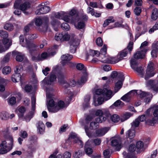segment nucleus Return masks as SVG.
I'll return each mask as SVG.
<instances>
[{
    "label": "nucleus",
    "instance_id": "f257e3e1",
    "mask_svg": "<svg viewBox=\"0 0 158 158\" xmlns=\"http://www.w3.org/2000/svg\"><path fill=\"white\" fill-rule=\"evenodd\" d=\"M64 75L63 74H59L58 77L59 81L62 85L63 87L64 88V94L68 97H71L73 95V94L70 90L69 86H74L76 85H77V83H76L74 79H71L70 80L69 83L68 84L64 80Z\"/></svg>",
    "mask_w": 158,
    "mask_h": 158
},
{
    "label": "nucleus",
    "instance_id": "f03ea898",
    "mask_svg": "<svg viewBox=\"0 0 158 158\" xmlns=\"http://www.w3.org/2000/svg\"><path fill=\"white\" fill-rule=\"evenodd\" d=\"M0 36L3 38L2 43L0 44V53H2L9 49L11 45L12 42L11 40L7 38L8 34L6 31H0Z\"/></svg>",
    "mask_w": 158,
    "mask_h": 158
},
{
    "label": "nucleus",
    "instance_id": "7ed1b4c3",
    "mask_svg": "<svg viewBox=\"0 0 158 158\" xmlns=\"http://www.w3.org/2000/svg\"><path fill=\"white\" fill-rule=\"evenodd\" d=\"M65 104L64 102L60 101L57 104L53 99H50L48 102V111L51 112L56 113L61 109L65 107Z\"/></svg>",
    "mask_w": 158,
    "mask_h": 158
},
{
    "label": "nucleus",
    "instance_id": "20e7f679",
    "mask_svg": "<svg viewBox=\"0 0 158 158\" xmlns=\"http://www.w3.org/2000/svg\"><path fill=\"white\" fill-rule=\"evenodd\" d=\"M153 109L154 111L153 115L154 118H152L151 119H148L146 121V123L150 125H153L157 123L158 120V105H154L150 109L146 111L147 115H148L150 113L151 110Z\"/></svg>",
    "mask_w": 158,
    "mask_h": 158
},
{
    "label": "nucleus",
    "instance_id": "39448f33",
    "mask_svg": "<svg viewBox=\"0 0 158 158\" xmlns=\"http://www.w3.org/2000/svg\"><path fill=\"white\" fill-rule=\"evenodd\" d=\"M2 135L5 139V140L2 141V144H5L8 143L9 148L13 147L14 144V140L12 135L10 134L8 130H6L3 131L1 132Z\"/></svg>",
    "mask_w": 158,
    "mask_h": 158
},
{
    "label": "nucleus",
    "instance_id": "423d86ee",
    "mask_svg": "<svg viewBox=\"0 0 158 158\" xmlns=\"http://www.w3.org/2000/svg\"><path fill=\"white\" fill-rule=\"evenodd\" d=\"M76 11L74 10H72L69 12V15L64 14L63 20L67 22H74L76 20H79V16L76 14Z\"/></svg>",
    "mask_w": 158,
    "mask_h": 158
},
{
    "label": "nucleus",
    "instance_id": "0eeeda50",
    "mask_svg": "<svg viewBox=\"0 0 158 158\" xmlns=\"http://www.w3.org/2000/svg\"><path fill=\"white\" fill-rule=\"evenodd\" d=\"M135 146L134 144H131L128 148V151L130 153H127L125 151L123 152V155L125 158H136L133 153L136 151Z\"/></svg>",
    "mask_w": 158,
    "mask_h": 158
},
{
    "label": "nucleus",
    "instance_id": "6e6552de",
    "mask_svg": "<svg viewBox=\"0 0 158 158\" xmlns=\"http://www.w3.org/2000/svg\"><path fill=\"white\" fill-rule=\"evenodd\" d=\"M153 64L151 62L148 64L146 73H145L144 79L146 80H148L150 77H153L156 73L154 70Z\"/></svg>",
    "mask_w": 158,
    "mask_h": 158
},
{
    "label": "nucleus",
    "instance_id": "1a4fd4ad",
    "mask_svg": "<svg viewBox=\"0 0 158 158\" xmlns=\"http://www.w3.org/2000/svg\"><path fill=\"white\" fill-rule=\"evenodd\" d=\"M124 78L122 74L118 75L115 81V85L114 87V91L115 93L117 92L122 87L123 85V82L124 81Z\"/></svg>",
    "mask_w": 158,
    "mask_h": 158
},
{
    "label": "nucleus",
    "instance_id": "9d476101",
    "mask_svg": "<svg viewBox=\"0 0 158 158\" xmlns=\"http://www.w3.org/2000/svg\"><path fill=\"white\" fill-rule=\"evenodd\" d=\"M31 106L32 111L30 112L26 116L25 119L27 122L30 121L31 118L33 115L35 109V104L36 102V98L34 96H33L31 98Z\"/></svg>",
    "mask_w": 158,
    "mask_h": 158
},
{
    "label": "nucleus",
    "instance_id": "9b49d317",
    "mask_svg": "<svg viewBox=\"0 0 158 158\" xmlns=\"http://www.w3.org/2000/svg\"><path fill=\"white\" fill-rule=\"evenodd\" d=\"M45 5V4L42 3L41 6H42L40 7L35 11V14L37 15H40L48 13L51 10L49 6Z\"/></svg>",
    "mask_w": 158,
    "mask_h": 158
},
{
    "label": "nucleus",
    "instance_id": "f8f14e48",
    "mask_svg": "<svg viewBox=\"0 0 158 158\" xmlns=\"http://www.w3.org/2000/svg\"><path fill=\"white\" fill-rule=\"evenodd\" d=\"M56 78L55 75L51 74L49 78L48 77H46L42 81L41 84L43 86H45L46 85H51L55 80Z\"/></svg>",
    "mask_w": 158,
    "mask_h": 158
},
{
    "label": "nucleus",
    "instance_id": "ddd939ff",
    "mask_svg": "<svg viewBox=\"0 0 158 158\" xmlns=\"http://www.w3.org/2000/svg\"><path fill=\"white\" fill-rule=\"evenodd\" d=\"M146 85L151 87L153 90L158 92V81L150 80L146 82Z\"/></svg>",
    "mask_w": 158,
    "mask_h": 158
},
{
    "label": "nucleus",
    "instance_id": "4468645a",
    "mask_svg": "<svg viewBox=\"0 0 158 158\" xmlns=\"http://www.w3.org/2000/svg\"><path fill=\"white\" fill-rule=\"evenodd\" d=\"M138 91L136 90H132L123 96L121 99L123 101L129 102L132 97L138 94Z\"/></svg>",
    "mask_w": 158,
    "mask_h": 158
},
{
    "label": "nucleus",
    "instance_id": "2eb2a0df",
    "mask_svg": "<svg viewBox=\"0 0 158 158\" xmlns=\"http://www.w3.org/2000/svg\"><path fill=\"white\" fill-rule=\"evenodd\" d=\"M126 135L127 137V142H125V143L128 144L131 142L135 136V131L134 130L129 129L126 133Z\"/></svg>",
    "mask_w": 158,
    "mask_h": 158
},
{
    "label": "nucleus",
    "instance_id": "dca6fc26",
    "mask_svg": "<svg viewBox=\"0 0 158 158\" xmlns=\"http://www.w3.org/2000/svg\"><path fill=\"white\" fill-rule=\"evenodd\" d=\"M120 140L121 139L119 137H117L114 138L111 141L112 146L116 147V151H119L121 148Z\"/></svg>",
    "mask_w": 158,
    "mask_h": 158
},
{
    "label": "nucleus",
    "instance_id": "f3484780",
    "mask_svg": "<svg viewBox=\"0 0 158 158\" xmlns=\"http://www.w3.org/2000/svg\"><path fill=\"white\" fill-rule=\"evenodd\" d=\"M120 60H120L118 58V56L117 57H111L107 56L106 59L102 60V62L105 63L115 64L118 62Z\"/></svg>",
    "mask_w": 158,
    "mask_h": 158
},
{
    "label": "nucleus",
    "instance_id": "a211bd4d",
    "mask_svg": "<svg viewBox=\"0 0 158 158\" xmlns=\"http://www.w3.org/2000/svg\"><path fill=\"white\" fill-rule=\"evenodd\" d=\"M104 92L103 96L105 101L110 99L114 94L112 90L106 88H104Z\"/></svg>",
    "mask_w": 158,
    "mask_h": 158
},
{
    "label": "nucleus",
    "instance_id": "6ab92c4d",
    "mask_svg": "<svg viewBox=\"0 0 158 158\" xmlns=\"http://www.w3.org/2000/svg\"><path fill=\"white\" fill-rule=\"evenodd\" d=\"M73 57L72 55L68 54L62 55L61 57V64L63 66H64L66 64V63L71 60Z\"/></svg>",
    "mask_w": 158,
    "mask_h": 158
},
{
    "label": "nucleus",
    "instance_id": "aec40b11",
    "mask_svg": "<svg viewBox=\"0 0 158 158\" xmlns=\"http://www.w3.org/2000/svg\"><path fill=\"white\" fill-rule=\"evenodd\" d=\"M147 51V50L143 48V50L141 51L137 52L134 55V57L136 59L143 58L145 56V54Z\"/></svg>",
    "mask_w": 158,
    "mask_h": 158
},
{
    "label": "nucleus",
    "instance_id": "412c9836",
    "mask_svg": "<svg viewBox=\"0 0 158 158\" xmlns=\"http://www.w3.org/2000/svg\"><path fill=\"white\" fill-rule=\"evenodd\" d=\"M80 44V40L77 39L73 35H71V37L70 38V41L69 42L70 45L73 44V46H77Z\"/></svg>",
    "mask_w": 158,
    "mask_h": 158
},
{
    "label": "nucleus",
    "instance_id": "4be33fe9",
    "mask_svg": "<svg viewBox=\"0 0 158 158\" xmlns=\"http://www.w3.org/2000/svg\"><path fill=\"white\" fill-rule=\"evenodd\" d=\"M38 45H36L33 43L30 42L27 47L31 54H32L34 51H37L38 49Z\"/></svg>",
    "mask_w": 158,
    "mask_h": 158
},
{
    "label": "nucleus",
    "instance_id": "5701e85b",
    "mask_svg": "<svg viewBox=\"0 0 158 158\" xmlns=\"http://www.w3.org/2000/svg\"><path fill=\"white\" fill-rule=\"evenodd\" d=\"M19 43L23 47H27L28 46L30 41L26 39L24 40V37L23 35H20L19 37Z\"/></svg>",
    "mask_w": 158,
    "mask_h": 158
},
{
    "label": "nucleus",
    "instance_id": "b1692460",
    "mask_svg": "<svg viewBox=\"0 0 158 158\" xmlns=\"http://www.w3.org/2000/svg\"><path fill=\"white\" fill-rule=\"evenodd\" d=\"M80 18L79 17L78 20L75 19V21L74 22H71V23H73L74 24L75 27L78 29H83L85 26L84 23L83 21H79Z\"/></svg>",
    "mask_w": 158,
    "mask_h": 158
},
{
    "label": "nucleus",
    "instance_id": "393cba45",
    "mask_svg": "<svg viewBox=\"0 0 158 158\" xmlns=\"http://www.w3.org/2000/svg\"><path fill=\"white\" fill-rule=\"evenodd\" d=\"M31 7V4L28 2H26L19 5L20 10L24 11V13H26L24 11L27 10Z\"/></svg>",
    "mask_w": 158,
    "mask_h": 158
},
{
    "label": "nucleus",
    "instance_id": "a878e982",
    "mask_svg": "<svg viewBox=\"0 0 158 158\" xmlns=\"http://www.w3.org/2000/svg\"><path fill=\"white\" fill-rule=\"evenodd\" d=\"M128 53V49H125L119 52L118 55V58L121 60L123 59V57L127 56Z\"/></svg>",
    "mask_w": 158,
    "mask_h": 158
},
{
    "label": "nucleus",
    "instance_id": "bb28decb",
    "mask_svg": "<svg viewBox=\"0 0 158 158\" xmlns=\"http://www.w3.org/2000/svg\"><path fill=\"white\" fill-rule=\"evenodd\" d=\"M12 81L14 82H18L20 81L21 79V75L19 73H15L11 77Z\"/></svg>",
    "mask_w": 158,
    "mask_h": 158
},
{
    "label": "nucleus",
    "instance_id": "cd10ccee",
    "mask_svg": "<svg viewBox=\"0 0 158 158\" xmlns=\"http://www.w3.org/2000/svg\"><path fill=\"white\" fill-rule=\"evenodd\" d=\"M0 118L2 120H7L9 118V114L6 111H2L0 113Z\"/></svg>",
    "mask_w": 158,
    "mask_h": 158
},
{
    "label": "nucleus",
    "instance_id": "c85d7f7f",
    "mask_svg": "<svg viewBox=\"0 0 158 158\" xmlns=\"http://www.w3.org/2000/svg\"><path fill=\"white\" fill-rule=\"evenodd\" d=\"M108 131L107 128L105 127L97 130L96 134L98 136H102L104 135Z\"/></svg>",
    "mask_w": 158,
    "mask_h": 158
},
{
    "label": "nucleus",
    "instance_id": "c756f323",
    "mask_svg": "<svg viewBox=\"0 0 158 158\" xmlns=\"http://www.w3.org/2000/svg\"><path fill=\"white\" fill-rule=\"evenodd\" d=\"M158 17V10L156 8H154L152 12L151 18L153 20H156Z\"/></svg>",
    "mask_w": 158,
    "mask_h": 158
},
{
    "label": "nucleus",
    "instance_id": "7c9ffc66",
    "mask_svg": "<svg viewBox=\"0 0 158 158\" xmlns=\"http://www.w3.org/2000/svg\"><path fill=\"white\" fill-rule=\"evenodd\" d=\"M18 114L19 118H22L24 115V114L26 111V109L24 107L21 106L18 108Z\"/></svg>",
    "mask_w": 158,
    "mask_h": 158
},
{
    "label": "nucleus",
    "instance_id": "2f4dec72",
    "mask_svg": "<svg viewBox=\"0 0 158 158\" xmlns=\"http://www.w3.org/2000/svg\"><path fill=\"white\" fill-rule=\"evenodd\" d=\"M88 142L85 143V149L86 154L88 156H89L92 153L93 151L91 148L88 147Z\"/></svg>",
    "mask_w": 158,
    "mask_h": 158
},
{
    "label": "nucleus",
    "instance_id": "473e14b6",
    "mask_svg": "<svg viewBox=\"0 0 158 158\" xmlns=\"http://www.w3.org/2000/svg\"><path fill=\"white\" fill-rule=\"evenodd\" d=\"M90 98V96L89 95H86L85 98L84 103L83 104V106L84 108L88 107L89 106V102Z\"/></svg>",
    "mask_w": 158,
    "mask_h": 158
},
{
    "label": "nucleus",
    "instance_id": "72a5a7b5",
    "mask_svg": "<svg viewBox=\"0 0 158 158\" xmlns=\"http://www.w3.org/2000/svg\"><path fill=\"white\" fill-rule=\"evenodd\" d=\"M107 50V46L106 45H104L102 48L100 52L102 56H103V59H105L107 57L106 56H105Z\"/></svg>",
    "mask_w": 158,
    "mask_h": 158
},
{
    "label": "nucleus",
    "instance_id": "f704fd0d",
    "mask_svg": "<svg viewBox=\"0 0 158 158\" xmlns=\"http://www.w3.org/2000/svg\"><path fill=\"white\" fill-rule=\"evenodd\" d=\"M87 81V78L85 76H83L79 79L77 82V85H81L83 84Z\"/></svg>",
    "mask_w": 158,
    "mask_h": 158
},
{
    "label": "nucleus",
    "instance_id": "c9c22d12",
    "mask_svg": "<svg viewBox=\"0 0 158 158\" xmlns=\"http://www.w3.org/2000/svg\"><path fill=\"white\" fill-rule=\"evenodd\" d=\"M131 116V114L129 113H126L124 114H123L120 120L122 122L124 121L129 118Z\"/></svg>",
    "mask_w": 158,
    "mask_h": 158
},
{
    "label": "nucleus",
    "instance_id": "e433bc0d",
    "mask_svg": "<svg viewBox=\"0 0 158 158\" xmlns=\"http://www.w3.org/2000/svg\"><path fill=\"white\" fill-rule=\"evenodd\" d=\"M111 120L114 123L118 122L120 119L119 116L117 114H114L110 116Z\"/></svg>",
    "mask_w": 158,
    "mask_h": 158
},
{
    "label": "nucleus",
    "instance_id": "4c0bfd02",
    "mask_svg": "<svg viewBox=\"0 0 158 158\" xmlns=\"http://www.w3.org/2000/svg\"><path fill=\"white\" fill-rule=\"evenodd\" d=\"M85 130L87 135L89 138L94 137L95 136L94 133L91 132L89 130L88 127L86 126L85 127Z\"/></svg>",
    "mask_w": 158,
    "mask_h": 158
},
{
    "label": "nucleus",
    "instance_id": "58836bf2",
    "mask_svg": "<svg viewBox=\"0 0 158 158\" xmlns=\"http://www.w3.org/2000/svg\"><path fill=\"white\" fill-rule=\"evenodd\" d=\"M139 74V75L141 76V77H143L144 76L143 70L144 69L142 67H138L134 69Z\"/></svg>",
    "mask_w": 158,
    "mask_h": 158
},
{
    "label": "nucleus",
    "instance_id": "ea45409f",
    "mask_svg": "<svg viewBox=\"0 0 158 158\" xmlns=\"http://www.w3.org/2000/svg\"><path fill=\"white\" fill-rule=\"evenodd\" d=\"M11 71V68L8 66L5 67L2 69V73L5 75L8 74L10 73Z\"/></svg>",
    "mask_w": 158,
    "mask_h": 158
},
{
    "label": "nucleus",
    "instance_id": "a19ab883",
    "mask_svg": "<svg viewBox=\"0 0 158 158\" xmlns=\"http://www.w3.org/2000/svg\"><path fill=\"white\" fill-rule=\"evenodd\" d=\"M139 123L140 122L138 120V119L136 118L131 123V127L132 128H135L139 126Z\"/></svg>",
    "mask_w": 158,
    "mask_h": 158
},
{
    "label": "nucleus",
    "instance_id": "79ce46f5",
    "mask_svg": "<svg viewBox=\"0 0 158 158\" xmlns=\"http://www.w3.org/2000/svg\"><path fill=\"white\" fill-rule=\"evenodd\" d=\"M131 65V67L133 69L135 68V66L137 64V63L136 61V59L134 58L131 59L130 61Z\"/></svg>",
    "mask_w": 158,
    "mask_h": 158
},
{
    "label": "nucleus",
    "instance_id": "37998d69",
    "mask_svg": "<svg viewBox=\"0 0 158 158\" xmlns=\"http://www.w3.org/2000/svg\"><path fill=\"white\" fill-rule=\"evenodd\" d=\"M4 28L7 30L11 31L13 29L14 27L13 25L11 23H7L4 26Z\"/></svg>",
    "mask_w": 158,
    "mask_h": 158
},
{
    "label": "nucleus",
    "instance_id": "c03bdc74",
    "mask_svg": "<svg viewBox=\"0 0 158 158\" xmlns=\"http://www.w3.org/2000/svg\"><path fill=\"white\" fill-rule=\"evenodd\" d=\"M143 143L141 141H138L136 143V148L137 149L143 150Z\"/></svg>",
    "mask_w": 158,
    "mask_h": 158
},
{
    "label": "nucleus",
    "instance_id": "a18cd8bd",
    "mask_svg": "<svg viewBox=\"0 0 158 158\" xmlns=\"http://www.w3.org/2000/svg\"><path fill=\"white\" fill-rule=\"evenodd\" d=\"M63 33L60 34L57 33L56 34L55 38L56 40L57 41H60L62 42V40L63 38Z\"/></svg>",
    "mask_w": 158,
    "mask_h": 158
},
{
    "label": "nucleus",
    "instance_id": "49530a36",
    "mask_svg": "<svg viewBox=\"0 0 158 158\" xmlns=\"http://www.w3.org/2000/svg\"><path fill=\"white\" fill-rule=\"evenodd\" d=\"M77 136V135L76 134L74 133H72L70 134V137L72 139H74L76 138V139H75L74 140V141L75 143H77L78 142H80L81 143V141L78 139L76 138Z\"/></svg>",
    "mask_w": 158,
    "mask_h": 158
},
{
    "label": "nucleus",
    "instance_id": "de8ad7c7",
    "mask_svg": "<svg viewBox=\"0 0 158 158\" xmlns=\"http://www.w3.org/2000/svg\"><path fill=\"white\" fill-rule=\"evenodd\" d=\"M98 123L96 122H91L90 124V128L91 129H97L98 126Z\"/></svg>",
    "mask_w": 158,
    "mask_h": 158
},
{
    "label": "nucleus",
    "instance_id": "09e8293b",
    "mask_svg": "<svg viewBox=\"0 0 158 158\" xmlns=\"http://www.w3.org/2000/svg\"><path fill=\"white\" fill-rule=\"evenodd\" d=\"M103 155L105 158H110L111 154L109 150L106 149L104 150L103 152Z\"/></svg>",
    "mask_w": 158,
    "mask_h": 158
},
{
    "label": "nucleus",
    "instance_id": "8fccbe9b",
    "mask_svg": "<svg viewBox=\"0 0 158 158\" xmlns=\"http://www.w3.org/2000/svg\"><path fill=\"white\" fill-rule=\"evenodd\" d=\"M33 23L31 22L25 27L24 28V35H27V33L28 32L29 30L30 27L32 26Z\"/></svg>",
    "mask_w": 158,
    "mask_h": 158
},
{
    "label": "nucleus",
    "instance_id": "3c124183",
    "mask_svg": "<svg viewBox=\"0 0 158 158\" xmlns=\"http://www.w3.org/2000/svg\"><path fill=\"white\" fill-rule=\"evenodd\" d=\"M71 37V35L70 36L68 33H63V38L62 40V42L64 41H68L70 39Z\"/></svg>",
    "mask_w": 158,
    "mask_h": 158
},
{
    "label": "nucleus",
    "instance_id": "603ef678",
    "mask_svg": "<svg viewBox=\"0 0 158 158\" xmlns=\"http://www.w3.org/2000/svg\"><path fill=\"white\" fill-rule=\"evenodd\" d=\"M106 120V118L103 116V115L95 119L96 122L98 123H102V122L105 121Z\"/></svg>",
    "mask_w": 158,
    "mask_h": 158
},
{
    "label": "nucleus",
    "instance_id": "864d4df0",
    "mask_svg": "<svg viewBox=\"0 0 158 158\" xmlns=\"http://www.w3.org/2000/svg\"><path fill=\"white\" fill-rule=\"evenodd\" d=\"M158 29V21H157L155 25L152 27V28H151L149 30V32L150 33H152L155 30H156Z\"/></svg>",
    "mask_w": 158,
    "mask_h": 158
},
{
    "label": "nucleus",
    "instance_id": "5fc2aeb1",
    "mask_svg": "<svg viewBox=\"0 0 158 158\" xmlns=\"http://www.w3.org/2000/svg\"><path fill=\"white\" fill-rule=\"evenodd\" d=\"M82 155V152L81 151L79 150L76 152L73 155L74 158H79Z\"/></svg>",
    "mask_w": 158,
    "mask_h": 158
},
{
    "label": "nucleus",
    "instance_id": "6e6d98bb",
    "mask_svg": "<svg viewBox=\"0 0 158 158\" xmlns=\"http://www.w3.org/2000/svg\"><path fill=\"white\" fill-rule=\"evenodd\" d=\"M53 15L54 16V17L56 18L60 19H62L63 20L64 15H63L62 14H60L59 12L57 13H53Z\"/></svg>",
    "mask_w": 158,
    "mask_h": 158
},
{
    "label": "nucleus",
    "instance_id": "4d7b16f0",
    "mask_svg": "<svg viewBox=\"0 0 158 158\" xmlns=\"http://www.w3.org/2000/svg\"><path fill=\"white\" fill-rule=\"evenodd\" d=\"M141 11V9L140 7H136L134 10V13L137 16H139L140 15Z\"/></svg>",
    "mask_w": 158,
    "mask_h": 158
},
{
    "label": "nucleus",
    "instance_id": "13d9d810",
    "mask_svg": "<svg viewBox=\"0 0 158 158\" xmlns=\"http://www.w3.org/2000/svg\"><path fill=\"white\" fill-rule=\"evenodd\" d=\"M124 103L120 100H118L113 104L116 107L122 106H123Z\"/></svg>",
    "mask_w": 158,
    "mask_h": 158
},
{
    "label": "nucleus",
    "instance_id": "bf43d9fd",
    "mask_svg": "<svg viewBox=\"0 0 158 158\" xmlns=\"http://www.w3.org/2000/svg\"><path fill=\"white\" fill-rule=\"evenodd\" d=\"M23 57L24 55H23L19 53L16 56V60L18 61L21 62L23 60Z\"/></svg>",
    "mask_w": 158,
    "mask_h": 158
},
{
    "label": "nucleus",
    "instance_id": "052dcab7",
    "mask_svg": "<svg viewBox=\"0 0 158 158\" xmlns=\"http://www.w3.org/2000/svg\"><path fill=\"white\" fill-rule=\"evenodd\" d=\"M10 150H9L6 148L4 147H1L0 149V154H3L6 153L10 151Z\"/></svg>",
    "mask_w": 158,
    "mask_h": 158
},
{
    "label": "nucleus",
    "instance_id": "680f3d73",
    "mask_svg": "<svg viewBox=\"0 0 158 158\" xmlns=\"http://www.w3.org/2000/svg\"><path fill=\"white\" fill-rule=\"evenodd\" d=\"M96 53V51L90 50L88 53L86 54V57L87 59L88 58V57L89 56H94L95 54Z\"/></svg>",
    "mask_w": 158,
    "mask_h": 158
},
{
    "label": "nucleus",
    "instance_id": "e2e57ef3",
    "mask_svg": "<svg viewBox=\"0 0 158 158\" xmlns=\"http://www.w3.org/2000/svg\"><path fill=\"white\" fill-rule=\"evenodd\" d=\"M68 125L67 124H64L62 126L59 131L60 133L65 131L66 129L68 128Z\"/></svg>",
    "mask_w": 158,
    "mask_h": 158
},
{
    "label": "nucleus",
    "instance_id": "0e129e2a",
    "mask_svg": "<svg viewBox=\"0 0 158 158\" xmlns=\"http://www.w3.org/2000/svg\"><path fill=\"white\" fill-rule=\"evenodd\" d=\"M133 43L132 42H130L127 46V48L126 49H128V52L130 53L132 51L133 48Z\"/></svg>",
    "mask_w": 158,
    "mask_h": 158
},
{
    "label": "nucleus",
    "instance_id": "69168bd1",
    "mask_svg": "<svg viewBox=\"0 0 158 158\" xmlns=\"http://www.w3.org/2000/svg\"><path fill=\"white\" fill-rule=\"evenodd\" d=\"M16 99L15 97H11L9 99L8 102L11 105H13L15 103Z\"/></svg>",
    "mask_w": 158,
    "mask_h": 158
},
{
    "label": "nucleus",
    "instance_id": "338daca9",
    "mask_svg": "<svg viewBox=\"0 0 158 158\" xmlns=\"http://www.w3.org/2000/svg\"><path fill=\"white\" fill-rule=\"evenodd\" d=\"M76 68L77 69L79 70H81L83 69L84 67V65L81 63H79L77 64H76Z\"/></svg>",
    "mask_w": 158,
    "mask_h": 158
},
{
    "label": "nucleus",
    "instance_id": "774afa93",
    "mask_svg": "<svg viewBox=\"0 0 158 158\" xmlns=\"http://www.w3.org/2000/svg\"><path fill=\"white\" fill-rule=\"evenodd\" d=\"M97 45L99 46H102L103 45V42L101 38L98 37L96 40Z\"/></svg>",
    "mask_w": 158,
    "mask_h": 158
}]
</instances>
